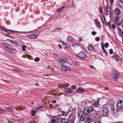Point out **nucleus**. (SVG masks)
I'll return each instance as SVG.
<instances>
[{
    "label": "nucleus",
    "instance_id": "a18cd8bd",
    "mask_svg": "<svg viewBox=\"0 0 123 123\" xmlns=\"http://www.w3.org/2000/svg\"><path fill=\"white\" fill-rule=\"evenodd\" d=\"M3 112V111L0 108V114H2Z\"/></svg>",
    "mask_w": 123,
    "mask_h": 123
},
{
    "label": "nucleus",
    "instance_id": "4c0bfd02",
    "mask_svg": "<svg viewBox=\"0 0 123 123\" xmlns=\"http://www.w3.org/2000/svg\"><path fill=\"white\" fill-rule=\"evenodd\" d=\"M119 14H115V19H118L119 17L118 15Z\"/></svg>",
    "mask_w": 123,
    "mask_h": 123
},
{
    "label": "nucleus",
    "instance_id": "09e8293b",
    "mask_svg": "<svg viewBox=\"0 0 123 123\" xmlns=\"http://www.w3.org/2000/svg\"><path fill=\"white\" fill-rule=\"evenodd\" d=\"M62 10V9L61 8H58V9H57V12H59L60 11Z\"/></svg>",
    "mask_w": 123,
    "mask_h": 123
},
{
    "label": "nucleus",
    "instance_id": "ddd939ff",
    "mask_svg": "<svg viewBox=\"0 0 123 123\" xmlns=\"http://www.w3.org/2000/svg\"><path fill=\"white\" fill-rule=\"evenodd\" d=\"M61 121L63 123H69V121L66 118H61Z\"/></svg>",
    "mask_w": 123,
    "mask_h": 123
},
{
    "label": "nucleus",
    "instance_id": "9b49d317",
    "mask_svg": "<svg viewBox=\"0 0 123 123\" xmlns=\"http://www.w3.org/2000/svg\"><path fill=\"white\" fill-rule=\"evenodd\" d=\"M114 12L116 14H119L120 13V10L119 8H116L114 9Z\"/></svg>",
    "mask_w": 123,
    "mask_h": 123
},
{
    "label": "nucleus",
    "instance_id": "c756f323",
    "mask_svg": "<svg viewBox=\"0 0 123 123\" xmlns=\"http://www.w3.org/2000/svg\"><path fill=\"white\" fill-rule=\"evenodd\" d=\"M81 104L82 106H83L86 105V102L85 101H83L81 102Z\"/></svg>",
    "mask_w": 123,
    "mask_h": 123
},
{
    "label": "nucleus",
    "instance_id": "b1692460",
    "mask_svg": "<svg viewBox=\"0 0 123 123\" xmlns=\"http://www.w3.org/2000/svg\"><path fill=\"white\" fill-rule=\"evenodd\" d=\"M60 112L62 113L61 115L62 116L64 115L65 116H67V113L65 111H60Z\"/></svg>",
    "mask_w": 123,
    "mask_h": 123
},
{
    "label": "nucleus",
    "instance_id": "7ed1b4c3",
    "mask_svg": "<svg viewBox=\"0 0 123 123\" xmlns=\"http://www.w3.org/2000/svg\"><path fill=\"white\" fill-rule=\"evenodd\" d=\"M82 116V114H81V116L80 117V120L83 121L85 123H89L91 121L90 117L89 116H86L84 117Z\"/></svg>",
    "mask_w": 123,
    "mask_h": 123
},
{
    "label": "nucleus",
    "instance_id": "e433bc0d",
    "mask_svg": "<svg viewBox=\"0 0 123 123\" xmlns=\"http://www.w3.org/2000/svg\"><path fill=\"white\" fill-rule=\"evenodd\" d=\"M109 52L110 54H112L113 53V49H110L109 50Z\"/></svg>",
    "mask_w": 123,
    "mask_h": 123
},
{
    "label": "nucleus",
    "instance_id": "338daca9",
    "mask_svg": "<svg viewBox=\"0 0 123 123\" xmlns=\"http://www.w3.org/2000/svg\"><path fill=\"white\" fill-rule=\"evenodd\" d=\"M75 6L74 4H73L71 6V7L72 8H74L75 7Z\"/></svg>",
    "mask_w": 123,
    "mask_h": 123
},
{
    "label": "nucleus",
    "instance_id": "58836bf2",
    "mask_svg": "<svg viewBox=\"0 0 123 123\" xmlns=\"http://www.w3.org/2000/svg\"><path fill=\"white\" fill-rule=\"evenodd\" d=\"M76 87V86L75 85H73L71 86V88L73 89H75Z\"/></svg>",
    "mask_w": 123,
    "mask_h": 123
},
{
    "label": "nucleus",
    "instance_id": "bb28decb",
    "mask_svg": "<svg viewBox=\"0 0 123 123\" xmlns=\"http://www.w3.org/2000/svg\"><path fill=\"white\" fill-rule=\"evenodd\" d=\"M18 108L21 111L22 109H24V107L23 106H18Z\"/></svg>",
    "mask_w": 123,
    "mask_h": 123
},
{
    "label": "nucleus",
    "instance_id": "f8f14e48",
    "mask_svg": "<svg viewBox=\"0 0 123 123\" xmlns=\"http://www.w3.org/2000/svg\"><path fill=\"white\" fill-rule=\"evenodd\" d=\"M0 29L6 32H8L9 33H13V31H11L8 30H6L0 26Z\"/></svg>",
    "mask_w": 123,
    "mask_h": 123
},
{
    "label": "nucleus",
    "instance_id": "ea45409f",
    "mask_svg": "<svg viewBox=\"0 0 123 123\" xmlns=\"http://www.w3.org/2000/svg\"><path fill=\"white\" fill-rule=\"evenodd\" d=\"M91 33L92 35H95L97 33L95 31H93Z\"/></svg>",
    "mask_w": 123,
    "mask_h": 123
},
{
    "label": "nucleus",
    "instance_id": "69168bd1",
    "mask_svg": "<svg viewBox=\"0 0 123 123\" xmlns=\"http://www.w3.org/2000/svg\"><path fill=\"white\" fill-rule=\"evenodd\" d=\"M56 100H53L52 101V102L53 103H56Z\"/></svg>",
    "mask_w": 123,
    "mask_h": 123
},
{
    "label": "nucleus",
    "instance_id": "3c124183",
    "mask_svg": "<svg viewBox=\"0 0 123 123\" xmlns=\"http://www.w3.org/2000/svg\"><path fill=\"white\" fill-rule=\"evenodd\" d=\"M15 32H18L19 33H23V34L25 33V32H23V31L20 32V31H15Z\"/></svg>",
    "mask_w": 123,
    "mask_h": 123
},
{
    "label": "nucleus",
    "instance_id": "a211bd4d",
    "mask_svg": "<svg viewBox=\"0 0 123 123\" xmlns=\"http://www.w3.org/2000/svg\"><path fill=\"white\" fill-rule=\"evenodd\" d=\"M13 108L12 107H6V109L10 112H11L13 111Z\"/></svg>",
    "mask_w": 123,
    "mask_h": 123
},
{
    "label": "nucleus",
    "instance_id": "f704fd0d",
    "mask_svg": "<svg viewBox=\"0 0 123 123\" xmlns=\"http://www.w3.org/2000/svg\"><path fill=\"white\" fill-rule=\"evenodd\" d=\"M100 38L99 37H95V40L96 41H98L100 40Z\"/></svg>",
    "mask_w": 123,
    "mask_h": 123
},
{
    "label": "nucleus",
    "instance_id": "423d86ee",
    "mask_svg": "<svg viewBox=\"0 0 123 123\" xmlns=\"http://www.w3.org/2000/svg\"><path fill=\"white\" fill-rule=\"evenodd\" d=\"M58 61L60 63L63 64H65L68 62L67 59L65 57H60L59 58Z\"/></svg>",
    "mask_w": 123,
    "mask_h": 123
},
{
    "label": "nucleus",
    "instance_id": "de8ad7c7",
    "mask_svg": "<svg viewBox=\"0 0 123 123\" xmlns=\"http://www.w3.org/2000/svg\"><path fill=\"white\" fill-rule=\"evenodd\" d=\"M17 41H18L19 43H20V44H22L23 42L22 41L20 40H17Z\"/></svg>",
    "mask_w": 123,
    "mask_h": 123
},
{
    "label": "nucleus",
    "instance_id": "f257e3e1",
    "mask_svg": "<svg viewBox=\"0 0 123 123\" xmlns=\"http://www.w3.org/2000/svg\"><path fill=\"white\" fill-rule=\"evenodd\" d=\"M1 45L3 48L7 52L12 53L16 52L15 49L13 48L12 45L4 43H1Z\"/></svg>",
    "mask_w": 123,
    "mask_h": 123
},
{
    "label": "nucleus",
    "instance_id": "39448f33",
    "mask_svg": "<svg viewBox=\"0 0 123 123\" xmlns=\"http://www.w3.org/2000/svg\"><path fill=\"white\" fill-rule=\"evenodd\" d=\"M105 14L106 15H110V17L111 16L110 8L109 5L107 4L106 5V8L105 9Z\"/></svg>",
    "mask_w": 123,
    "mask_h": 123
},
{
    "label": "nucleus",
    "instance_id": "79ce46f5",
    "mask_svg": "<svg viewBox=\"0 0 123 123\" xmlns=\"http://www.w3.org/2000/svg\"><path fill=\"white\" fill-rule=\"evenodd\" d=\"M68 86V85L67 84L66 85L65 84L63 85H62H62L61 86H60L59 87H61L62 88V87H64V86Z\"/></svg>",
    "mask_w": 123,
    "mask_h": 123
},
{
    "label": "nucleus",
    "instance_id": "20e7f679",
    "mask_svg": "<svg viewBox=\"0 0 123 123\" xmlns=\"http://www.w3.org/2000/svg\"><path fill=\"white\" fill-rule=\"evenodd\" d=\"M101 111L103 117L106 116L109 114V110L108 108L104 107L103 108L102 110Z\"/></svg>",
    "mask_w": 123,
    "mask_h": 123
},
{
    "label": "nucleus",
    "instance_id": "393cba45",
    "mask_svg": "<svg viewBox=\"0 0 123 123\" xmlns=\"http://www.w3.org/2000/svg\"><path fill=\"white\" fill-rule=\"evenodd\" d=\"M61 69L65 71H67L66 67L64 66H61Z\"/></svg>",
    "mask_w": 123,
    "mask_h": 123
},
{
    "label": "nucleus",
    "instance_id": "774afa93",
    "mask_svg": "<svg viewBox=\"0 0 123 123\" xmlns=\"http://www.w3.org/2000/svg\"><path fill=\"white\" fill-rule=\"evenodd\" d=\"M54 56L55 57H57V55L56 54H54Z\"/></svg>",
    "mask_w": 123,
    "mask_h": 123
},
{
    "label": "nucleus",
    "instance_id": "f3484780",
    "mask_svg": "<svg viewBox=\"0 0 123 123\" xmlns=\"http://www.w3.org/2000/svg\"><path fill=\"white\" fill-rule=\"evenodd\" d=\"M57 121V118L55 117H53L52 118V123H56Z\"/></svg>",
    "mask_w": 123,
    "mask_h": 123
},
{
    "label": "nucleus",
    "instance_id": "8fccbe9b",
    "mask_svg": "<svg viewBox=\"0 0 123 123\" xmlns=\"http://www.w3.org/2000/svg\"><path fill=\"white\" fill-rule=\"evenodd\" d=\"M41 107V106H38V107H37L36 108V109L37 110H38Z\"/></svg>",
    "mask_w": 123,
    "mask_h": 123
},
{
    "label": "nucleus",
    "instance_id": "4be33fe9",
    "mask_svg": "<svg viewBox=\"0 0 123 123\" xmlns=\"http://www.w3.org/2000/svg\"><path fill=\"white\" fill-rule=\"evenodd\" d=\"M101 19L102 22L104 23H106V21L104 16H102L101 17Z\"/></svg>",
    "mask_w": 123,
    "mask_h": 123
},
{
    "label": "nucleus",
    "instance_id": "603ef678",
    "mask_svg": "<svg viewBox=\"0 0 123 123\" xmlns=\"http://www.w3.org/2000/svg\"><path fill=\"white\" fill-rule=\"evenodd\" d=\"M58 47L60 49H61L62 48V46L61 45V44H58Z\"/></svg>",
    "mask_w": 123,
    "mask_h": 123
},
{
    "label": "nucleus",
    "instance_id": "2f4dec72",
    "mask_svg": "<svg viewBox=\"0 0 123 123\" xmlns=\"http://www.w3.org/2000/svg\"><path fill=\"white\" fill-rule=\"evenodd\" d=\"M115 59L116 61H118L119 59V57L117 55H115L114 56Z\"/></svg>",
    "mask_w": 123,
    "mask_h": 123
},
{
    "label": "nucleus",
    "instance_id": "2eb2a0df",
    "mask_svg": "<svg viewBox=\"0 0 123 123\" xmlns=\"http://www.w3.org/2000/svg\"><path fill=\"white\" fill-rule=\"evenodd\" d=\"M99 100H98L97 101H96L94 102L92 104L93 106L94 107H98L99 105Z\"/></svg>",
    "mask_w": 123,
    "mask_h": 123
},
{
    "label": "nucleus",
    "instance_id": "bf43d9fd",
    "mask_svg": "<svg viewBox=\"0 0 123 123\" xmlns=\"http://www.w3.org/2000/svg\"><path fill=\"white\" fill-rule=\"evenodd\" d=\"M66 67L67 69L68 70H69L70 69V68L68 66H66Z\"/></svg>",
    "mask_w": 123,
    "mask_h": 123
},
{
    "label": "nucleus",
    "instance_id": "0eeeda50",
    "mask_svg": "<svg viewBox=\"0 0 123 123\" xmlns=\"http://www.w3.org/2000/svg\"><path fill=\"white\" fill-rule=\"evenodd\" d=\"M86 54L82 52L78 53L77 55L78 57L81 59L84 58L86 57Z\"/></svg>",
    "mask_w": 123,
    "mask_h": 123
},
{
    "label": "nucleus",
    "instance_id": "6e6552de",
    "mask_svg": "<svg viewBox=\"0 0 123 123\" xmlns=\"http://www.w3.org/2000/svg\"><path fill=\"white\" fill-rule=\"evenodd\" d=\"M117 108L121 107L123 106V101L122 100H118L117 102Z\"/></svg>",
    "mask_w": 123,
    "mask_h": 123
},
{
    "label": "nucleus",
    "instance_id": "c85d7f7f",
    "mask_svg": "<svg viewBox=\"0 0 123 123\" xmlns=\"http://www.w3.org/2000/svg\"><path fill=\"white\" fill-rule=\"evenodd\" d=\"M31 112L32 113V116L36 114V111H35L34 110H32L31 111Z\"/></svg>",
    "mask_w": 123,
    "mask_h": 123
},
{
    "label": "nucleus",
    "instance_id": "680f3d73",
    "mask_svg": "<svg viewBox=\"0 0 123 123\" xmlns=\"http://www.w3.org/2000/svg\"><path fill=\"white\" fill-rule=\"evenodd\" d=\"M113 1L114 0H111V4H113Z\"/></svg>",
    "mask_w": 123,
    "mask_h": 123
},
{
    "label": "nucleus",
    "instance_id": "052dcab7",
    "mask_svg": "<svg viewBox=\"0 0 123 123\" xmlns=\"http://www.w3.org/2000/svg\"><path fill=\"white\" fill-rule=\"evenodd\" d=\"M17 68H14L12 69V70H13V71H15L16 72V70H17Z\"/></svg>",
    "mask_w": 123,
    "mask_h": 123
},
{
    "label": "nucleus",
    "instance_id": "72a5a7b5",
    "mask_svg": "<svg viewBox=\"0 0 123 123\" xmlns=\"http://www.w3.org/2000/svg\"><path fill=\"white\" fill-rule=\"evenodd\" d=\"M34 60L36 62H38L40 60V58L38 57H37L34 59Z\"/></svg>",
    "mask_w": 123,
    "mask_h": 123
},
{
    "label": "nucleus",
    "instance_id": "dca6fc26",
    "mask_svg": "<svg viewBox=\"0 0 123 123\" xmlns=\"http://www.w3.org/2000/svg\"><path fill=\"white\" fill-rule=\"evenodd\" d=\"M97 114V112L96 111L94 110L92 111L91 115L94 117H95Z\"/></svg>",
    "mask_w": 123,
    "mask_h": 123
},
{
    "label": "nucleus",
    "instance_id": "412c9836",
    "mask_svg": "<svg viewBox=\"0 0 123 123\" xmlns=\"http://www.w3.org/2000/svg\"><path fill=\"white\" fill-rule=\"evenodd\" d=\"M88 49L90 51H93L94 50V47L92 45H88Z\"/></svg>",
    "mask_w": 123,
    "mask_h": 123
},
{
    "label": "nucleus",
    "instance_id": "4d7b16f0",
    "mask_svg": "<svg viewBox=\"0 0 123 123\" xmlns=\"http://www.w3.org/2000/svg\"><path fill=\"white\" fill-rule=\"evenodd\" d=\"M103 51L104 53H105L106 55H107V53L106 52L105 50H103Z\"/></svg>",
    "mask_w": 123,
    "mask_h": 123
},
{
    "label": "nucleus",
    "instance_id": "864d4df0",
    "mask_svg": "<svg viewBox=\"0 0 123 123\" xmlns=\"http://www.w3.org/2000/svg\"><path fill=\"white\" fill-rule=\"evenodd\" d=\"M79 41L80 42L82 41V38L81 37H79Z\"/></svg>",
    "mask_w": 123,
    "mask_h": 123
},
{
    "label": "nucleus",
    "instance_id": "473e14b6",
    "mask_svg": "<svg viewBox=\"0 0 123 123\" xmlns=\"http://www.w3.org/2000/svg\"><path fill=\"white\" fill-rule=\"evenodd\" d=\"M62 43H63V46L64 48L65 49H66L67 47V45L65 43H63V42H62Z\"/></svg>",
    "mask_w": 123,
    "mask_h": 123
},
{
    "label": "nucleus",
    "instance_id": "6e6d98bb",
    "mask_svg": "<svg viewBox=\"0 0 123 123\" xmlns=\"http://www.w3.org/2000/svg\"><path fill=\"white\" fill-rule=\"evenodd\" d=\"M112 28L114 29H115V25L114 24H112Z\"/></svg>",
    "mask_w": 123,
    "mask_h": 123
},
{
    "label": "nucleus",
    "instance_id": "1a4fd4ad",
    "mask_svg": "<svg viewBox=\"0 0 123 123\" xmlns=\"http://www.w3.org/2000/svg\"><path fill=\"white\" fill-rule=\"evenodd\" d=\"M112 78L115 81L116 80H117L118 79L119 76V74L116 72L113 73L112 74Z\"/></svg>",
    "mask_w": 123,
    "mask_h": 123
},
{
    "label": "nucleus",
    "instance_id": "f03ea898",
    "mask_svg": "<svg viewBox=\"0 0 123 123\" xmlns=\"http://www.w3.org/2000/svg\"><path fill=\"white\" fill-rule=\"evenodd\" d=\"M93 110L94 109L92 106H87L84 108L83 110V112L85 114H87Z\"/></svg>",
    "mask_w": 123,
    "mask_h": 123
},
{
    "label": "nucleus",
    "instance_id": "49530a36",
    "mask_svg": "<svg viewBox=\"0 0 123 123\" xmlns=\"http://www.w3.org/2000/svg\"><path fill=\"white\" fill-rule=\"evenodd\" d=\"M22 70H21L20 69H17V70H16V72H22Z\"/></svg>",
    "mask_w": 123,
    "mask_h": 123
},
{
    "label": "nucleus",
    "instance_id": "c03bdc74",
    "mask_svg": "<svg viewBox=\"0 0 123 123\" xmlns=\"http://www.w3.org/2000/svg\"><path fill=\"white\" fill-rule=\"evenodd\" d=\"M99 12L101 13H102L103 12L102 10L101 7L100 8V10H99Z\"/></svg>",
    "mask_w": 123,
    "mask_h": 123
},
{
    "label": "nucleus",
    "instance_id": "5701e85b",
    "mask_svg": "<svg viewBox=\"0 0 123 123\" xmlns=\"http://www.w3.org/2000/svg\"><path fill=\"white\" fill-rule=\"evenodd\" d=\"M37 35L35 36L34 34H33L29 36V38H34L36 37Z\"/></svg>",
    "mask_w": 123,
    "mask_h": 123
},
{
    "label": "nucleus",
    "instance_id": "5fc2aeb1",
    "mask_svg": "<svg viewBox=\"0 0 123 123\" xmlns=\"http://www.w3.org/2000/svg\"><path fill=\"white\" fill-rule=\"evenodd\" d=\"M116 24H117L118 26H120L121 24V23L120 22H118Z\"/></svg>",
    "mask_w": 123,
    "mask_h": 123
},
{
    "label": "nucleus",
    "instance_id": "a19ab883",
    "mask_svg": "<svg viewBox=\"0 0 123 123\" xmlns=\"http://www.w3.org/2000/svg\"><path fill=\"white\" fill-rule=\"evenodd\" d=\"M25 47L26 46H24V47H23L22 48V50L23 51H25L26 50V49L24 48V47Z\"/></svg>",
    "mask_w": 123,
    "mask_h": 123
},
{
    "label": "nucleus",
    "instance_id": "0e129e2a",
    "mask_svg": "<svg viewBox=\"0 0 123 123\" xmlns=\"http://www.w3.org/2000/svg\"><path fill=\"white\" fill-rule=\"evenodd\" d=\"M43 75L44 76H49V74H43Z\"/></svg>",
    "mask_w": 123,
    "mask_h": 123
},
{
    "label": "nucleus",
    "instance_id": "c9c22d12",
    "mask_svg": "<svg viewBox=\"0 0 123 123\" xmlns=\"http://www.w3.org/2000/svg\"><path fill=\"white\" fill-rule=\"evenodd\" d=\"M109 45V44L108 43H105L104 44L105 47V48H107L108 47Z\"/></svg>",
    "mask_w": 123,
    "mask_h": 123
},
{
    "label": "nucleus",
    "instance_id": "9d476101",
    "mask_svg": "<svg viewBox=\"0 0 123 123\" xmlns=\"http://www.w3.org/2000/svg\"><path fill=\"white\" fill-rule=\"evenodd\" d=\"M65 93L67 94L69 93H73V92L70 88H68L66 89L65 91Z\"/></svg>",
    "mask_w": 123,
    "mask_h": 123
},
{
    "label": "nucleus",
    "instance_id": "aec40b11",
    "mask_svg": "<svg viewBox=\"0 0 123 123\" xmlns=\"http://www.w3.org/2000/svg\"><path fill=\"white\" fill-rule=\"evenodd\" d=\"M9 42H10L11 43H12V44H16L17 45H18V43H17V40H15V41H14L13 40H12L9 39Z\"/></svg>",
    "mask_w": 123,
    "mask_h": 123
},
{
    "label": "nucleus",
    "instance_id": "13d9d810",
    "mask_svg": "<svg viewBox=\"0 0 123 123\" xmlns=\"http://www.w3.org/2000/svg\"><path fill=\"white\" fill-rule=\"evenodd\" d=\"M107 25H108L109 27H110V23L109 22L107 23Z\"/></svg>",
    "mask_w": 123,
    "mask_h": 123
},
{
    "label": "nucleus",
    "instance_id": "4468645a",
    "mask_svg": "<svg viewBox=\"0 0 123 123\" xmlns=\"http://www.w3.org/2000/svg\"><path fill=\"white\" fill-rule=\"evenodd\" d=\"M77 92L80 93L83 92H85V90L81 87L80 88L77 89Z\"/></svg>",
    "mask_w": 123,
    "mask_h": 123
},
{
    "label": "nucleus",
    "instance_id": "7c9ffc66",
    "mask_svg": "<svg viewBox=\"0 0 123 123\" xmlns=\"http://www.w3.org/2000/svg\"><path fill=\"white\" fill-rule=\"evenodd\" d=\"M110 108L112 111H114V106L113 105H110Z\"/></svg>",
    "mask_w": 123,
    "mask_h": 123
},
{
    "label": "nucleus",
    "instance_id": "cd10ccee",
    "mask_svg": "<svg viewBox=\"0 0 123 123\" xmlns=\"http://www.w3.org/2000/svg\"><path fill=\"white\" fill-rule=\"evenodd\" d=\"M73 38L71 36H69L67 37V39L68 40L71 41L72 40Z\"/></svg>",
    "mask_w": 123,
    "mask_h": 123
},
{
    "label": "nucleus",
    "instance_id": "37998d69",
    "mask_svg": "<svg viewBox=\"0 0 123 123\" xmlns=\"http://www.w3.org/2000/svg\"><path fill=\"white\" fill-rule=\"evenodd\" d=\"M118 19H115L114 21L115 23H116L118 22Z\"/></svg>",
    "mask_w": 123,
    "mask_h": 123
},
{
    "label": "nucleus",
    "instance_id": "e2e57ef3",
    "mask_svg": "<svg viewBox=\"0 0 123 123\" xmlns=\"http://www.w3.org/2000/svg\"><path fill=\"white\" fill-rule=\"evenodd\" d=\"M101 47H104L103 44L102 43H101Z\"/></svg>",
    "mask_w": 123,
    "mask_h": 123
},
{
    "label": "nucleus",
    "instance_id": "a878e982",
    "mask_svg": "<svg viewBox=\"0 0 123 123\" xmlns=\"http://www.w3.org/2000/svg\"><path fill=\"white\" fill-rule=\"evenodd\" d=\"M60 31V28H56L53 31V32H57Z\"/></svg>",
    "mask_w": 123,
    "mask_h": 123
},
{
    "label": "nucleus",
    "instance_id": "6ab92c4d",
    "mask_svg": "<svg viewBox=\"0 0 123 123\" xmlns=\"http://www.w3.org/2000/svg\"><path fill=\"white\" fill-rule=\"evenodd\" d=\"M94 21L95 22V24L97 25V27H99L100 25V23L99 22L98 20L96 19L94 20Z\"/></svg>",
    "mask_w": 123,
    "mask_h": 123
}]
</instances>
